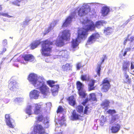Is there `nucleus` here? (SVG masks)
I'll use <instances>...</instances> for the list:
<instances>
[{
  "label": "nucleus",
  "mask_w": 134,
  "mask_h": 134,
  "mask_svg": "<svg viewBox=\"0 0 134 134\" xmlns=\"http://www.w3.org/2000/svg\"><path fill=\"white\" fill-rule=\"evenodd\" d=\"M28 80L35 88L39 89L44 95H47L49 93V88L45 84L43 77L38 76L36 74L31 73L29 75Z\"/></svg>",
  "instance_id": "f257e3e1"
},
{
  "label": "nucleus",
  "mask_w": 134,
  "mask_h": 134,
  "mask_svg": "<svg viewBox=\"0 0 134 134\" xmlns=\"http://www.w3.org/2000/svg\"><path fill=\"white\" fill-rule=\"evenodd\" d=\"M107 23L104 20L99 21H97L95 25L94 23L90 20H84L82 23L83 25V28H81L78 30L77 34H86L88 30H93L95 26L98 28H100L101 26H103Z\"/></svg>",
  "instance_id": "f03ea898"
},
{
  "label": "nucleus",
  "mask_w": 134,
  "mask_h": 134,
  "mask_svg": "<svg viewBox=\"0 0 134 134\" xmlns=\"http://www.w3.org/2000/svg\"><path fill=\"white\" fill-rule=\"evenodd\" d=\"M41 43L42 46L41 53L42 54L45 56L49 55V53L52 47L51 45L53 44V43L48 40L41 42L40 40L36 41L31 43V47L32 49H34L36 48Z\"/></svg>",
  "instance_id": "7ed1b4c3"
},
{
  "label": "nucleus",
  "mask_w": 134,
  "mask_h": 134,
  "mask_svg": "<svg viewBox=\"0 0 134 134\" xmlns=\"http://www.w3.org/2000/svg\"><path fill=\"white\" fill-rule=\"evenodd\" d=\"M90 10V8L87 4H84L83 6L78 10H76L63 23L62 27H66L69 25L72 21V19L75 16V13L78 12V15L82 16L86 15Z\"/></svg>",
  "instance_id": "20e7f679"
},
{
  "label": "nucleus",
  "mask_w": 134,
  "mask_h": 134,
  "mask_svg": "<svg viewBox=\"0 0 134 134\" xmlns=\"http://www.w3.org/2000/svg\"><path fill=\"white\" fill-rule=\"evenodd\" d=\"M34 108V113L37 114L41 112V105L37 104L28 105L26 109V112L29 115H31L33 112L32 110Z\"/></svg>",
  "instance_id": "39448f33"
},
{
  "label": "nucleus",
  "mask_w": 134,
  "mask_h": 134,
  "mask_svg": "<svg viewBox=\"0 0 134 134\" xmlns=\"http://www.w3.org/2000/svg\"><path fill=\"white\" fill-rule=\"evenodd\" d=\"M88 34H77L75 39H73L72 41V46L73 48L77 46L81 41L85 40Z\"/></svg>",
  "instance_id": "423d86ee"
},
{
  "label": "nucleus",
  "mask_w": 134,
  "mask_h": 134,
  "mask_svg": "<svg viewBox=\"0 0 134 134\" xmlns=\"http://www.w3.org/2000/svg\"><path fill=\"white\" fill-rule=\"evenodd\" d=\"M70 34H62L59 37L56 41L55 44L57 46L61 47L64 44L65 41H68L70 39Z\"/></svg>",
  "instance_id": "0eeeda50"
},
{
  "label": "nucleus",
  "mask_w": 134,
  "mask_h": 134,
  "mask_svg": "<svg viewBox=\"0 0 134 134\" xmlns=\"http://www.w3.org/2000/svg\"><path fill=\"white\" fill-rule=\"evenodd\" d=\"M47 84L51 87V90L53 95L55 96H56L58 93V91L59 88V85H54V81L52 80H49L47 81Z\"/></svg>",
  "instance_id": "6e6552de"
},
{
  "label": "nucleus",
  "mask_w": 134,
  "mask_h": 134,
  "mask_svg": "<svg viewBox=\"0 0 134 134\" xmlns=\"http://www.w3.org/2000/svg\"><path fill=\"white\" fill-rule=\"evenodd\" d=\"M101 38V37L100 36L99 34H92L89 37L86 45L93 43L96 41L100 42L101 41L99 39Z\"/></svg>",
  "instance_id": "1a4fd4ad"
},
{
  "label": "nucleus",
  "mask_w": 134,
  "mask_h": 134,
  "mask_svg": "<svg viewBox=\"0 0 134 134\" xmlns=\"http://www.w3.org/2000/svg\"><path fill=\"white\" fill-rule=\"evenodd\" d=\"M68 53L66 50H63L60 51L58 54V55L55 56V58H60L61 61L67 60L68 57Z\"/></svg>",
  "instance_id": "9d476101"
},
{
  "label": "nucleus",
  "mask_w": 134,
  "mask_h": 134,
  "mask_svg": "<svg viewBox=\"0 0 134 134\" xmlns=\"http://www.w3.org/2000/svg\"><path fill=\"white\" fill-rule=\"evenodd\" d=\"M5 118L7 125L10 128H14L15 126L14 120L10 118L9 114H5Z\"/></svg>",
  "instance_id": "9b49d317"
},
{
  "label": "nucleus",
  "mask_w": 134,
  "mask_h": 134,
  "mask_svg": "<svg viewBox=\"0 0 134 134\" xmlns=\"http://www.w3.org/2000/svg\"><path fill=\"white\" fill-rule=\"evenodd\" d=\"M107 112L109 114H111V119L110 120V124H112L115 121L118 120L119 118V116L118 114L114 115V114L116 112L114 110L109 109Z\"/></svg>",
  "instance_id": "f8f14e48"
},
{
  "label": "nucleus",
  "mask_w": 134,
  "mask_h": 134,
  "mask_svg": "<svg viewBox=\"0 0 134 134\" xmlns=\"http://www.w3.org/2000/svg\"><path fill=\"white\" fill-rule=\"evenodd\" d=\"M102 87L101 90L103 92L107 91L110 86L109 81L107 79H105L103 80L102 81Z\"/></svg>",
  "instance_id": "ddd939ff"
},
{
  "label": "nucleus",
  "mask_w": 134,
  "mask_h": 134,
  "mask_svg": "<svg viewBox=\"0 0 134 134\" xmlns=\"http://www.w3.org/2000/svg\"><path fill=\"white\" fill-rule=\"evenodd\" d=\"M37 121H41L43 119L44 120L43 121V124L44 125V127L46 128H48L49 125V120L47 118H44L42 115H39L37 118Z\"/></svg>",
  "instance_id": "4468645a"
},
{
  "label": "nucleus",
  "mask_w": 134,
  "mask_h": 134,
  "mask_svg": "<svg viewBox=\"0 0 134 134\" xmlns=\"http://www.w3.org/2000/svg\"><path fill=\"white\" fill-rule=\"evenodd\" d=\"M39 92L38 91L35 90H33L30 92V97L31 99H37L39 96Z\"/></svg>",
  "instance_id": "2eb2a0df"
},
{
  "label": "nucleus",
  "mask_w": 134,
  "mask_h": 134,
  "mask_svg": "<svg viewBox=\"0 0 134 134\" xmlns=\"http://www.w3.org/2000/svg\"><path fill=\"white\" fill-rule=\"evenodd\" d=\"M8 87L11 90L15 91L18 88V84L14 81H12L9 84Z\"/></svg>",
  "instance_id": "dca6fc26"
},
{
  "label": "nucleus",
  "mask_w": 134,
  "mask_h": 134,
  "mask_svg": "<svg viewBox=\"0 0 134 134\" xmlns=\"http://www.w3.org/2000/svg\"><path fill=\"white\" fill-rule=\"evenodd\" d=\"M44 130L42 127L41 125L36 124L34 126V132L36 133H37L39 134L41 133H42L43 132V131Z\"/></svg>",
  "instance_id": "f3484780"
},
{
  "label": "nucleus",
  "mask_w": 134,
  "mask_h": 134,
  "mask_svg": "<svg viewBox=\"0 0 134 134\" xmlns=\"http://www.w3.org/2000/svg\"><path fill=\"white\" fill-rule=\"evenodd\" d=\"M106 56L103 55L102 57V60L101 62H98L97 65V67L96 69V71L97 74L99 76L100 75V71L101 69V67L102 64L104 62Z\"/></svg>",
  "instance_id": "a211bd4d"
},
{
  "label": "nucleus",
  "mask_w": 134,
  "mask_h": 134,
  "mask_svg": "<svg viewBox=\"0 0 134 134\" xmlns=\"http://www.w3.org/2000/svg\"><path fill=\"white\" fill-rule=\"evenodd\" d=\"M120 125L118 124H115L111 128V130L112 133H116L120 130Z\"/></svg>",
  "instance_id": "6ab92c4d"
},
{
  "label": "nucleus",
  "mask_w": 134,
  "mask_h": 134,
  "mask_svg": "<svg viewBox=\"0 0 134 134\" xmlns=\"http://www.w3.org/2000/svg\"><path fill=\"white\" fill-rule=\"evenodd\" d=\"M130 65V62L129 61H124L122 65V70L124 72H127L129 70V68Z\"/></svg>",
  "instance_id": "aec40b11"
},
{
  "label": "nucleus",
  "mask_w": 134,
  "mask_h": 134,
  "mask_svg": "<svg viewBox=\"0 0 134 134\" xmlns=\"http://www.w3.org/2000/svg\"><path fill=\"white\" fill-rule=\"evenodd\" d=\"M23 58L25 60L30 62L34 61L35 59L34 57L31 54H25L23 57Z\"/></svg>",
  "instance_id": "412c9836"
},
{
  "label": "nucleus",
  "mask_w": 134,
  "mask_h": 134,
  "mask_svg": "<svg viewBox=\"0 0 134 134\" xmlns=\"http://www.w3.org/2000/svg\"><path fill=\"white\" fill-rule=\"evenodd\" d=\"M110 11L109 8L107 7H104L102 9V13L104 16L107 15Z\"/></svg>",
  "instance_id": "4be33fe9"
},
{
  "label": "nucleus",
  "mask_w": 134,
  "mask_h": 134,
  "mask_svg": "<svg viewBox=\"0 0 134 134\" xmlns=\"http://www.w3.org/2000/svg\"><path fill=\"white\" fill-rule=\"evenodd\" d=\"M56 21H53L52 23L51 24L50 26L45 31L46 32L45 34L49 32L52 29H53L54 27L56 25Z\"/></svg>",
  "instance_id": "5701e85b"
},
{
  "label": "nucleus",
  "mask_w": 134,
  "mask_h": 134,
  "mask_svg": "<svg viewBox=\"0 0 134 134\" xmlns=\"http://www.w3.org/2000/svg\"><path fill=\"white\" fill-rule=\"evenodd\" d=\"M110 102L107 100H105L101 104L102 108L105 110L108 109V107L109 106Z\"/></svg>",
  "instance_id": "b1692460"
},
{
  "label": "nucleus",
  "mask_w": 134,
  "mask_h": 134,
  "mask_svg": "<svg viewBox=\"0 0 134 134\" xmlns=\"http://www.w3.org/2000/svg\"><path fill=\"white\" fill-rule=\"evenodd\" d=\"M68 101L69 104L72 106H74L76 104L75 100L73 96H71L69 97Z\"/></svg>",
  "instance_id": "393cba45"
},
{
  "label": "nucleus",
  "mask_w": 134,
  "mask_h": 134,
  "mask_svg": "<svg viewBox=\"0 0 134 134\" xmlns=\"http://www.w3.org/2000/svg\"><path fill=\"white\" fill-rule=\"evenodd\" d=\"M78 93L80 97L82 98H85L87 95L86 91L83 90L78 91Z\"/></svg>",
  "instance_id": "a878e982"
},
{
  "label": "nucleus",
  "mask_w": 134,
  "mask_h": 134,
  "mask_svg": "<svg viewBox=\"0 0 134 134\" xmlns=\"http://www.w3.org/2000/svg\"><path fill=\"white\" fill-rule=\"evenodd\" d=\"M78 91L83 90V84L79 81L77 82L76 83Z\"/></svg>",
  "instance_id": "bb28decb"
},
{
  "label": "nucleus",
  "mask_w": 134,
  "mask_h": 134,
  "mask_svg": "<svg viewBox=\"0 0 134 134\" xmlns=\"http://www.w3.org/2000/svg\"><path fill=\"white\" fill-rule=\"evenodd\" d=\"M95 81L92 80L91 81L88 85V88L89 91L94 90L95 87L94 86Z\"/></svg>",
  "instance_id": "cd10ccee"
},
{
  "label": "nucleus",
  "mask_w": 134,
  "mask_h": 134,
  "mask_svg": "<svg viewBox=\"0 0 134 134\" xmlns=\"http://www.w3.org/2000/svg\"><path fill=\"white\" fill-rule=\"evenodd\" d=\"M70 64L67 63L65 65H63L62 66V69L63 71H65L67 70H69L70 69Z\"/></svg>",
  "instance_id": "c85d7f7f"
},
{
  "label": "nucleus",
  "mask_w": 134,
  "mask_h": 134,
  "mask_svg": "<svg viewBox=\"0 0 134 134\" xmlns=\"http://www.w3.org/2000/svg\"><path fill=\"white\" fill-rule=\"evenodd\" d=\"M24 100V98L22 97L16 98L14 99V101L15 102H17L19 103L23 102Z\"/></svg>",
  "instance_id": "c756f323"
},
{
  "label": "nucleus",
  "mask_w": 134,
  "mask_h": 134,
  "mask_svg": "<svg viewBox=\"0 0 134 134\" xmlns=\"http://www.w3.org/2000/svg\"><path fill=\"white\" fill-rule=\"evenodd\" d=\"M83 107L82 105H79L76 107L77 111L79 113H82L83 111Z\"/></svg>",
  "instance_id": "7c9ffc66"
},
{
  "label": "nucleus",
  "mask_w": 134,
  "mask_h": 134,
  "mask_svg": "<svg viewBox=\"0 0 134 134\" xmlns=\"http://www.w3.org/2000/svg\"><path fill=\"white\" fill-rule=\"evenodd\" d=\"M79 115L77 114L76 112L74 111L73 112L72 114V118L74 120L79 119Z\"/></svg>",
  "instance_id": "2f4dec72"
},
{
  "label": "nucleus",
  "mask_w": 134,
  "mask_h": 134,
  "mask_svg": "<svg viewBox=\"0 0 134 134\" xmlns=\"http://www.w3.org/2000/svg\"><path fill=\"white\" fill-rule=\"evenodd\" d=\"M126 72H124V76L126 78L125 82L127 83H130L131 82V79L129 78V76L127 74Z\"/></svg>",
  "instance_id": "473e14b6"
},
{
  "label": "nucleus",
  "mask_w": 134,
  "mask_h": 134,
  "mask_svg": "<svg viewBox=\"0 0 134 134\" xmlns=\"http://www.w3.org/2000/svg\"><path fill=\"white\" fill-rule=\"evenodd\" d=\"M113 29L110 27L107 28H105L104 29V33H111L112 32Z\"/></svg>",
  "instance_id": "72a5a7b5"
},
{
  "label": "nucleus",
  "mask_w": 134,
  "mask_h": 134,
  "mask_svg": "<svg viewBox=\"0 0 134 134\" xmlns=\"http://www.w3.org/2000/svg\"><path fill=\"white\" fill-rule=\"evenodd\" d=\"M65 119V117L64 116H62L61 118V119L58 122L60 125H62L64 124Z\"/></svg>",
  "instance_id": "f704fd0d"
},
{
  "label": "nucleus",
  "mask_w": 134,
  "mask_h": 134,
  "mask_svg": "<svg viewBox=\"0 0 134 134\" xmlns=\"http://www.w3.org/2000/svg\"><path fill=\"white\" fill-rule=\"evenodd\" d=\"M21 0H15L12 2V3L14 5L19 6H20V3Z\"/></svg>",
  "instance_id": "c9c22d12"
},
{
  "label": "nucleus",
  "mask_w": 134,
  "mask_h": 134,
  "mask_svg": "<svg viewBox=\"0 0 134 134\" xmlns=\"http://www.w3.org/2000/svg\"><path fill=\"white\" fill-rule=\"evenodd\" d=\"M100 120V125H103L104 123L106 121V119L104 118V116L103 115L101 116Z\"/></svg>",
  "instance_id": "e433bc0d"
},
{
  "label": "nucleus",
  "mask_w": 134,
  "mask_h": 134,
  "mask_svg": "<svg viewBox=\"0 0 134 134\" xmlns=\"http://www.w3.org/2000/svg\"><path fill=\"white\" fill-rule=\"evenodd\" d=\"M90 99L93 100H96V98L95 95L94 93H91L90 94Z\"/></svg>",
  "instance_id": "4c0bfd02"
},
{
  "label": "nucleus",
  "mask_w": 134,
  "mask_h": 134,
  "mask_svg": "<svg viewBox=\"0 0 134 134\" xmlns=\"http://www.w3.org/2000/svg\"><path fill=\"white\" fill-rule=\"evenodd\" d=\"M0 15H2L5 17H7L8 18H10L12 17V16L9 15L7 13H3L0 12Z\"/></svg>",
  "instance_id": "58836bf2"
},
{
  "label": "nucleus",
  "mask_w": 134,
  "mask_h": 134,
  "mask_svg": "<svg viewBox=\"0 0 134 134\" xmlns=\"http://www.w3.org/2000/svg\"><path fill=\"white\" fill-rule=\"evenodd\" d=\"M76 68L77 69L79 70L80 69V68L82 66V65L81 64V63H77L76 65Z\"/></svg>",
  "instance_id": "ea45409f"
},
{
  "label": "nucleus",
  "mask_w": 134,
  "mask_h": 134,
  "mask_svg": "<svg viewBox=\"0 0 134 134\" xmlns=\"http://www.w3.org/2000/svg\"><path fill=\"white\" fill-rule=\"evenodd\" d=\"M129 36H128L127 38H125V40L124 42V44L125 46L126 44V43L127 42L128 43H130V42L129 40Z\"/></svg>",
  "instance_id": "a19ab883"
},
{
  "label": "nucleus",
  "mask_w": 134,
  "mask_h": 134,
  "mask_svg": "<svg viewBox=\"0 0 134 134\" xmlns=\"http://www.w3.org/2000/svg\"><path fill=\"white\" fill-rule=\"evenodd\" d=\"M130 44L131 45L132 44V42L134 40V36H133L131 37L130 38H129Z\"/></svg>",
  "instance_id": "79ce46f5"
},
{
  "label": "nucleus",
  "mask_w": 134,
  "mask_h": 134,
  "mask_svg": "<svg viewBox=\"0 0 134 134\" xmlns=\"http://www.w3.org/2000/svg\"><path fill=\"white\" fill-rule=\"evenodd\" d=\"M63 111V109L61 106H59L57 110V113L61 112Z\"/></svg>",
  "instance_id": "37998d69"
},
{
  "label": "nucleus",
  "mask_w": 134,
  "mask_h": 134,
  "mask_svg": "<svg viewBox=\"0 0 134 134\" xmlns=\"http://www.w3.org/2000/svg\"><path fill=\"white\" fill-rule=\"evenodd\" d=\"M89 100L90 99L88 98H86L83 102L82 103V104L84 105H85Z\"/></svg>",
  "instance_id": "c03bdc74"
},
{
  "label": "nucleus",
  "mask_w": 134,
  "mask_h": 134,
  "mask_svg": "<svg viewBox=\"0 0 134 134\" xmlns=\"http://www.w3.org/2000/svg\"><path fill=\"white\" fill-rule=\"evenodd\" d=\"M70 31L68 29H66L65 30H64V31L62 32V34H70Z\"/></svg>",
  "instance_id": "a18cd8bd"
},
{
  "label": "nucleus",
  "mask_w": 134,
  "mask_h": 134,
  "mask_svg": "<svg viewBox=\"0 0 134 134\" xmlns=\"http://www.w3.org/2000/svg\"><path fill=\"white\" fill-rule=\"evenodd\" d=\"M81 79L83 81L86 80V75H82L81 76Z\"/></svg>",
  "instance_id": "49530a36"
},
{
  "label": "nucleus",
  "mask_w": 134,
  "mask_h": 134,
  "mask_svg": "<svg viewBox=\"0 0 134 134\" xmlns=\"http://www.w3.org/2000/svg\"><path fill=\"white\" fill-rule=\"evenodd\" d=\"M46 107L50 108L52 104L51 102H48L46 104Z\"/></svg>",
  "instance_id": "de8ad7c7"
},
{
  "label": "nucleus",
  "mask_w": 134,
  "mask_h": 134,
  "mask_svg": "<svg viewBox=\"0 0 134 134\" xmlns=\"http://www.w3.org/2000/svg\"><path fill=\"white\" fill-rule=\"evenodd\" d=\"M3 46H6L7 44V41L6 40H5L3 41Z\"/></svg>",
  "instance_id": "09e8293b"
},
{
  "label": "nucleus",
  "mask_w": 134,
  "mask_h": 134,
  "mask_svg": "<svg viewBox=\"0 0 134 134\" xmlns=\"http://www.w3.org/2000/svg\"><path fill=\"white\" fill-rule=\"evenodd\" d=\"M6 48H3L2 51L0 52L1 53H0V54H3L6 51Z\"/></svg>",
  "instance_id": "8fccbe9b"
},
{
  "label": "nucleus",
  "mask_w": 134,
  "mask_h": 134,
  "mask_svg": "<svg viewBox=\"0 0 134 134\" xmlns=\"http://www.w3.org/2000/svg\"><path fill=\"white\" fill-rule=\"evenodd\" d=\"M131 46H130L129 48H127L125 49V51H126L127 52L130 51L131 49Z\"/></svg>",
  "instance_id": "3c124183"
},
{
  "label": "nucleus",
  "mask_w": 134,
  "mask_h": 134,
  "mask_svg": "<svg viewBox=\"0 0 134 134\" xmlns=\"http://www.w3.org/2000/svg\"><path fill=\"white\" fill-rule=\"evenodd\" d=\"M131 70L134 69V65H133L132 64V62L131 63Z\"/></svg>",
  "instance_id": "603ef678"
},
{
  "label": "nucleus",
  "mask_w": 134,
  "mask_h": 134,
  "mask_svg": "<svg viewBox=\"0 0 134 134\" xmlns=\"http://www.w3.org/2000/svg\"><path fill=\"white\" fill-rule=\"evenodd\" d=\"M3 101L5 103H7L9 101V100L8 99H4Z\"/></svg>",
  "instance_id": "864d4df0"
},
{
  "label": "nucleus",
  "mask_w": 134,
  "mask_h": 134,
  "mask_svg": "<svg viewBox=\"0 0 134 134\" xmlns=\"http://www.w3.org/2000/svg\"><path fill=\"white\" fill-rule=\"evenodd\" d=\"M87 109H88L87 107L86 106L85 108V109L84 111V113L85 114L87 112V111L88 110Z\"/></svg>",
  "instance_id": "5fc2aeb1"
},
{
  "label": "nucleus",
  "mask_w": 134,
  "mask_h": 134,
  "mask_svg": "<svg viewBox=\"0 0 134 134\" xmlns=\"http://www.w3.org/2000/svg\"><path fill=\"white\" fill-rule=\"evenodd\" d=\"M28 21H25L24 22V24H26L27 25L28 23Z\"/></svg>",
  "instance_id": "6e6d98bb"
},
{
  "label": "nucleus",
  "mask_w": 134,
  "mask_h": 134,
  "mask_svg": "<svg viewBox=\"0 0 134 134\" xmlns=\"http://www.w3.org/2000/svg\"><path fill=\"white\" fill-rule=\"evenodd\" d=\"M127 52L126 51H125L123 55L124 56H125L126 55Z\"/></svg>",
  "instance_id": "4d7b16f0"
},
{
  "label": "nucleus",
  "mask_w": 134,
  "mask_h": 134,
  "mask_svg": "<svg viewBox=\"0 0 134 134\" xmlns=\"http://www.w3.org/2000/svg\"><path fill=\"white\" fill-rule=\"evenodd\" d=\"M43 132L42 133H40L39 134H48V133H46V132H45L44 131V130L43 131Z\"/></svg>",
  "instance_id": "13d9d810"
},
{
  "label": "nucleus",
  "mask_w": 134,
  "mask_h": 134,
  "mask_svg": "<svg viewBox=\"0 0 134 134\" xmlns=\"http://www.w3.org/2000/svg\"><path fill=\"white\" fill-rule=\"evenodd\" d=\"M2 9V8L1 6V5H0V10H1Z\"/></svg>",
  "instance_id": "bf43d9fd"
},
{
  "label": "nucleus",
  "mask_w": 134,
  "mask_h": 134,
  "mask_svg": "<svg viewBox=\"0 0 134 134\" xmlns=\"http://www.w3.org/2000/svg\"><path fill=\"white\" fill-rule=\"evenodd\" d=\"M31 134H37V133H35L34 132H33Z\"/></svg>",
  "instance_id": "052dcab7"
},
{
  "label": "nucleus",
  "mask_w": 134,
  "mask_h": 134,
  "mask_svg": "<svg viewBox=\"0 0 134 134\" xmlns=\"http://www.w3.org/2000/svg\"><path fill=\"white\" fill-rule=\"evenodd\" d=\"M3 20H4V21H5V20H4V19H3Z\"/></svg>",
  "instance_id": "680f3d73"
},
{
  "label": "nucleus",
  "mask_w": 134,
  "mask_h": 134,
  "mask_svg": "<svg viewBox=\"0 0 134 134\" xmlns=\"http://www.w3.org/2000/svg\"><path fill=\"white\" fill-rule=\"evenodd\" d=\"M133 71L134 72V70Z\"/></svg>",
  "instance_id": "e2e57ef3"
}]
</instances>
